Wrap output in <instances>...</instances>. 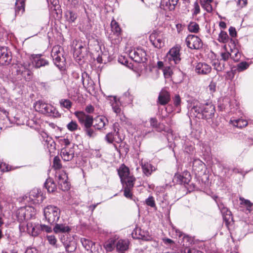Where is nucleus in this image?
<instances>
[{"instance_id":"nucleus-1","label":"nucleus","mask_w":253,"mask_h":253,"mask_svg":"<svg viewBox=\"0 0 253 253\" xmlns=\"http://www.w3.org/2000/svg\"><path fill=\"white\" fill-rule=\"evenodd\" d=\"M214 112L215 107L211 103L202 105L197 103L191 109V114L199 119H210L213 116Z\"/></svg>"},{"instance_id":"nucleus-2","label":"nucleus","mask_w":253,"mask_h":253,"mask_svg":"<svg viewBox=\"0 0 253 253\" xmlns=\"http://www.w3.org/2000/svg\"><path fill=\"white\" fill-rule=\"evenodd\" d=\"M43 212L46 220L50 224L57 223L60 216V210L56 206H47Z\"/></svg>"},{"instance_id":"nucleus-3","label":"nucleus","mask_w":253,"mask_h":253,"mask_svg":"<svg viewBox=\"0 0 253 253\" xmlns=\"http://www.w3.org/2000/svg\"><path fill=\"white\" fill-rule=\"evenodd\" d=\"M180 50L181 46L179 45H176L170 48L166 54L165 61L171 65L179 64L181 60Z\"/></svg>"},{"instance_id":"nucleus-4","label":"nucleus","mask_w":253,"mask_h":253,"mask_svg":"<svg viewBox=\"0 0 253 253\" xmlns=\"http://www.w3.org/2000/svg\"><path fill=\"white\" fill-rule=\"evenodd\" d=\"M35 110L42 114L55 116L58 113L55 108L51 104L39 101L35 104Z\"/></svg>"},{"instance_id":"nucleus-5","label":"nucleus","mask_w":253,"mask_h":253,"mask_svg":"<svg viewBox=\"0 0 253 253\" xmlns=\"http://www.w3.org/2000/svg\"><path fill=\"white\" fill-rule=\"evenodd\" d=\"M31 64L29 61L19 62L17 64L16 72L26 80H30L32 77V72L30 70Z\"/></svg>"},{"instance_id":"nucleus-6","label":"nucleus","mask_w":253,"mask_h":253,"mask_svg":"<svg viewBox=\"0 0 253 253\" xmlns=\"http://www.w3.org/2000/svg\"><path fill=\"white\" fill-rule=\"evenodd\" d=\"M129 57L136 62H143L146 60V53L144 50L140 48H134L128 52Z\"/></svg>"},{"instance_id":"nucleus-7","label":"nucleus","mask_w":253,"mask_h":253,"mask_svg":"<svg viewBox=\"0 0 253 253\" xmlns=\"http://www.w3.org/2000/svg\"><path fill=\"white\" fill-rule=\"evenodd\" d=\"M187 46L191 49H199L203 46L201 40L197 36L190 35L186 39Z\"/></svg>"},{"instance_id":"nucleus-8","label":"nucleus","mask_w":253,"mask_h":253,"mask_svg":"<svg viewBox=\"0 0 253 253\" xmlns=\"http://www.w3.org/2000/svg\"><path fill=\"white\" fill-rule=\"evenodd\" d=\"M12 60L11 53L6 46H0V64L7 65Z\"/></svg>"},{"instance_id":"nucleus-9","label":"nucleus","mask_w":253,"mask_h":253,"mask_svg":"<svg viewBox=\"0 0 253 253\" xmlns=\"http://www.w3.org/2000/svg\"><path fill=\"white\" fill-rule=\"evenodd\" d=\"M57 179L59 186L63 191H67L70 189V183L68 181V176L64 171H60L57 173Z\"/></svg>"},{"instance_id":"nucleus-10","label":"nucleus","mask_w":253,"mask_h":253,"mask_svg":"<svg viewBox=\"0 0 253 253\" xmlns=\"http://www.w3.org/2000/svg\"><path fill=\"white\" fill-rule=\"evenodd\" d=\"M75 115L81 123H84L85 127H91L93 124V120L91 116L86 115L83 112H76Z\"/></svg>"},{"instance_id":"nucleus-11","label":"nucleus","mask_w":253,"mask_h":253,"mask_svg":"<svg viewBox=\"0 0 253 253\" xmlns=\"http://www.w3.org/2000/svg\"><path fill=\"white\" fill-rule=\"evenodd\" d=\"M149 39L151 42L155 47L160 48L164 46L165 42L162 35L154 32L150 35Z\"/></svg>"},{"instance_id":"nucleus-12","label":"nucleus","mask_w":253,"mask_h":253,"mask_svg":"<svg viewBox=\"0 0 253 253\" xmlns=\"http://www.w3.org/2000/svg\"><path fill=\"white\" fill-rule=\"evenodd\" d=\"M107 100L112 107L113 111L117 115H119L121 112V106L122 104L120 100L116 96H108Z\"/></svg>"},{"instance_id":"nucleus-13","label":"nucleus","mask_w":253,"mask_h":253,"mask_svg":"<svg viewBox=\"0 0 253 253\" xmlns=\"http://www.w3.org/2000/svg\"><path fill=\"white\" fill-rule=\"evenodd\" d=\"M118 171L123 184L127 182L129 178H135L130 175L129 169L124 164L121 166Z\"/></svg>"},{"instance_id":"nucleus-14","label":"nucleus","mask_w":253,"mask_h":253,"mask_svg":"<svg viewBox=\"0 0 253 253\" xmlns=\"http://www.w3.org/2000/svg\"><path fill=\"white\" fill-rule=\"evenodd\" d=\"M75 151L74 146L63 147L61 150V156L64 161H69L74 157Z\"/></svg>"},{"instance_id":"nucleus-15","label":"nucleus","mask_w":253,"mask_h":253,"mask_svg":"<svg viewBox=\"0 0 253 253\" xmlns=\"http://www.w3.org/2000/svg\"><path fill=\"white\" fill-rule=\"evenodd\" d=\"M41 224L38 223L28 222L27 224V231L33 236H38L41 232Z\"/></svg>"},{"instance_id":"nucleus-16","label":"nucleus","mask_w":253,"mask_h":253,"mask_svg":"<svg viewBox=\"0 0 253 253\" xmlns=\"http://www.w3.org/2000/svg\"><path fill=\"white\" fill-rule=\"evenodd\" d=\"M60 49V47L59 46H55L53 47L51 53L53 60L54 61L55 64L59 67L62 66L61 64H60V62L63 59L61 58L62 54L61 53Z\"/></svg>"},{"instance_id":"nucleus-17","label":"nucleus","mask_w":253,"mask_h":253,"mask_svg":"<svg viewBox=\"0 0 253 253\" xmlns=\"http://www.w3.org/2000/svg\"><path fill=\"white\" fill-rule=\"evenodd\" d=\"M60 240L64 245L67 252L72 253L75 251L76 245L73 240L70 241L66 240L64 235L61 236Z\"/></svg>"},{"instance_id":"nucleus-18","label":"nucleus","mask_w":253,"mask_h":253,"mask_svg":"<svg viewBox=\"0 0 253 253\" xmlns=\"http://www.w3.org/2000/svg\"><path fill=\"white\" fill-rule=\"evenodd\" d=\"M127 182L125 183L124 185V196L127 198H131L132 194L131 191L135 181V178H129Z\"/></svg>"},{"instance_id":"nucleus-19","label":"nucleus","mask_w":253,"mask_h":253,"mask_svg":"<svg viewBox=\"0 0 253 253\" xmlns=\"http://www.w3.org/2000/svg\"><path fill=\"white\" fill-rule=\"evenodd\" d=\"M158 100V103L160 105H166L170 101V94L166 90L162 89L159 93Z\"/></svg>"},{"instance_id":"nucleus-20","label":"nucleus","mask_w":253,"mask_h":253,"mask_svg":"<svg viewBox=\"0 0 253 253\" xmlns=\"http://www.w3.org/2000/svg\"><path fill=\"white\" fill-rule=\"evenodd\" d=\"M196 72L200 74L206 75L211 72V67L205 63H199L196 66Z\"/></svg>"},{"instance_id":"nucleus-21","label":"nucleus","mask_w":253,"mask_h":253,"mask_svg":"<svg viewBox=\"0 0 253 253\" xmlns=\"http://www.w3.org/2000/svg\"><path fill=\"white\" fill-rule=\"evenodd\" d=\"M33 65L36 68H39L42 66H45L48 64V62L44 59L41 58V55H34L32 56Z\"/></svg>"},{"instance_id":"nucleus-22","label":"nucleus","mask_w":253,"mask_h":253,"mask_svg":"<svg viewBox=\"0 0 253 253\" xmlns=\"http://www.w3.org/2000/svg\"><path fill=\"white\" fill-rule=\"evenodd\" d=\"M129 242L128 240H119L116 243V247L117 251L121 253H124L128 250Z\"/></svg>"},{"instance_id":"nucleus-23","label":"nucleus","mask_w":253,"mask_h":253,"mask_svg":"<svg viewBox=\"0 0 253 253\" xmlns=\"http://www.w3.org/2000/svg\"><path fill=\"white\" fill-rule=\"evenodd\" d=\"M71 230V227L66 224H58L55 223V225L53 228V231L56 234L68 233Z\"/></svg>"},{"instance_id":"nucleus-24","label":"nucleus","mask_w":253,"mask_h":253,"mask_svg":"<svg viewBox=\"0 0 253 253\" xmlns=\"http://www.w3.org/2000/svg\"><path fill=\"white\" fill-rule=\"evenodd\" d=\"M108 123L107 119L103 116H97L93 120V126L98 129L103 128Z\"/></svg>"},{"instance_id":"nucleus-25","label":"nucleus","mask_w":253,"mask_h":253,"mask_svg":"<svg viewBox=\"0 0 253 253\" xmlns=\"http://www.w3.org/2000/svg\"><path fill=\"white\" fill-rule=\"evenodd\" d=\"M174 178L180 184H187L190 181V174L187 171H184L182 174L176 173Z\"/></svg>"},{"instance_id":"nucleus-26","label":"nucleus","mask_w":253,"mask_h":253,"mask_svg":"<svg viewBox=\"0 0 253 253\" xmlns=\"http://www.w3.org/2000/svg\"><path fill=\"white\" fill-rule=\"evenodd\" d=\"M32 208L28 207H21L16 212V215L20 221H23L26 218V212L29 210H31Z\"/></svg>"},{"instance_id":"nucleus-27","label":"nucleus","mask_w":253,"mask_h":253,"mask_svg":"<svg viewBox=\"0 0 253 253\" xmlns=\"http://www.w3.org/2000/svg\"><path fill=\"white\" fill-rule=\"evenodd\" d=\"M141 167L143 173L147 176H150L155 170V168L148 163H142Z\"/></svg>"},{"instance_id":"nucleus-28","label":"nucleus","mask_w":253,"mask_h":253,"mask_svg":"<svg viewBox=\"0 0 253 253\" xmlns=\"http://www.w3.org/2000/svg\"><path fill=\"white\" fill-rule=\"evenodd\" d=\"M25 0H16L15 2V12L16 14L21 15L25 10Z\"/></svg>"},{"instance_id":"nucleus-29","label":"nucleus","mask_w":253,"mask_h":253,"mask_svg":"<svg viewBox=\"0 0 253 253\" xmlns=\"http://www.w3.org/2000/svg\"><path fill=\"white\" fill-rule=\"evenodd\" d=\"M82 82L84 86L86 89H90L92 87L93 82L92 80L87 76L86 74H83Z\"/></svg>"},{"instance_id":"nucleus-30","label":"nucleus","mask_w":253,"mask_h":253,"mask_svg":"<svg viewBox=\"0 0 253 253\" xmlns=\"http://www.w3.org/2000/svg\"><path fill=\"white\" fill-rule=\"evenodd\" d=\"M103 246L107 252H112L115 247V239H109L104 243Z\"/></svg>"},{"instance_id":"nucleus-31","label":"nucleus","mask_w":253,"mask_h":253,"mask_svg":"<svg viewBox=\"0 0 253 253\" xmlns=\"http://www.w3.org/2000/svg\"><path fill=\"white\" fill-rule=\"evenodd\" d=\"M178 242L184 247H187L189 245L191 241V238L187 235L183 236L182 234H179Z\"/></svg>"},{"instance_id":"nucleus-32","label":"nucleus","mask_w":253,"mask_h":253,"mask_svg":"<svg viewBox=\"0 0 253 253\" xmlns=\"http://www.w3.org/2000/svg\"><path fill=\"white\" fill-rule=\"evenodd\" d=\"M218 207L223 214L224 219L226 221L229 220L231 218V212L222 205H219Z\"/></svg>"},{"instance_id":"nucleus-33","label":"nucleus","mask_w":253,"mask_h":253,"mask_svg":"<svg viewBox=\"0 0 253 253\" xmlns=\"http://www.w3.org/2000/svg\"><path fill=\"white\" fill-rule=\"evenodd\" d=\"M44 186L49 193L55 191L56 189L55 183L52 179L49 178L46 180L44 183Z\"/></svg>"},{"instance_id":"nucleus-34","label":"nucleus","mask_w":253,"mask_h":253,"mask_svg":"<svg viewBox=\"0 0 253 253\" xmlns=\"http://www.w3.org/2000/svg\"><path fill=\"white\" fill-rule=\"evenodd\" d=\"M230 121L233 125L239 128L245 127L248 125L247 121L242 119L231 120Z\"/></svg>"},{"instance_id":"nucleus-35","label":"nucleus","mask_w":253,"mask_h":253,"mask_svg":"<svg viewBox=\"0 0 253 253\" xmlns=\"http://www.w3.org/2000/svg\"><path fill=\"white\" fill-rule=\"evenodd\" d=\"M81 242L84 247L87 251L91 250L93 246L95 245V243L94 242L85 238H82L81 239Z\"/></svg>"},{"instance_id":"nucleus-36","label":"nucleus","mask_w":253,"mask_h":253,"mask_svg":"<svg viewBox=\"0 0 253 253\" xmlns=\"http://www.w3.org/2000/svg\"><path fill=\"white\" fill-rule=\"evenodd\" d=\"M111 30L116 36H119L121 32V29L118 23L115 20H112L111 23Z\"/></svg>"},{"instance_id":"nucleus-37","label":"nucleus","mask_w":253,"mask_h":253,"mask_svg":"<svg viewBox=\"0 0 253 253\" xmlns=\"http://www.w3.org/2000/svg\"><path fill=\"white\" fill-rule=\"evenodd\" d=\"M115 133H116V135H118V132H109L106 134L105 136V140L107 141V142L112 143L114 141H116L117 143H120L121 139H119L118 140H117L115 137Z\"/></svg>"},{"instance_id":"nucleus-38","label":"nucleus","mask_w":253,"mask_h":253,"mask_svg":"<svg viewBox=\"0 0 253 253\" xmlns=\"http://www.w3.org/2000/svg\"><path fill=\"white\" fill-rule=\"evenodd\" d=\"M229 38L226 32L221 31L218 35L217 40L219 42L223 43L228 42Z\"/></svg>"},{"instance_id":"nucleus-39","label":"nucleus","mask_w":253,"mask_h":253,"mask_svg":"<svg viewBox=\"0 0 253 253\" xmlns=\"http://www.w3.org/2000/svg\"><path fill=\"white\" fill-rule=\"evenodd\" d=\"M230 57L235 61H238L241 57V54L236 48L231 49Z\"/></svg>"},{"instance_id":"nucleus-40","label":"nucleus","mask_w":253,"mask_h":253,"mask_svg":"<svg viewBox=\"0 0 253 253\" xmlns=\"http://www.w3.org/2000/svg\"><path fill=\"white\" fill-rule=\"evenodd\" d=\"M59 103L61 107H64L69 110L72 105V102L68 99H62L60 100Z\"/></svg>"},{"instance_id":"nucleus-41","label":"nucleus","mask_w":253,"mask_h":253,"mask_svg":"<svg viewBox=\"0 0 253 253\" xmlns=\"http://www.w3.org/2000/svg\"><path fill=\"white\" fill-rule=\"evenodd\" d=\"M149 121L151 126L156 129L157 131H161L162 129L160 127V124L156 118H151Z\"/></svg>"},{"instance_id":"nucleus-42","label":"nucleus","mask_w":253,"mask_h":253,"mask_svg":"<svg viewBox=\"0 0 253 253\" xmlns=\"http://www.w3.org/2000/svg\"><path fill=\"white\" fill-rule=\"evenodd\" d=\"M188 29L190 32L197 33L199 30V26L195 22H191L188 26Z\"/></svg>"},{"instance_id":"nucleus-43","label":"nucleus","mask_w":253,"mask_h":253,"mask_svg":"<svg viewBox=\"0 0 253 253\" xmlns=\"http://www.w3.org/2000/svg\"><path fill=\"white\" fill-rule=\"evenodd\" d=\"M67 19L69 22H74L77 19V15L72 11H69L66 14Z\"/></svg>"},{"instance_id":"nucleus-44","label":"nucleus","mask_w":253,"mask_h":253,"mask_svg":"<svg viewBox=\"0 0 253 253\" xmlns=\"http://www.w3.org/2000/svg\"><path fill=\"white\" fill-rule=\"evenodd\" d=\"M59 142L62 145V146L64 147H71L73 146L70 143L69 139L67 138H65L63 137H60L58 140Z\"/></svg>"},{"instance_id":"nucleus-45","label":"nucleus","mask_w":253,"mask_h":253,"mask_svg":"<svg viewBox=\"0 0 253 253\" xmlns=\"http://www.w3.org/2000/svg\"><path fill=\"white\" fill-rule=\"evenodd\" d=\"M67 127L71 131L77 130L78 128V125L75 121H72L67 125Z\"/></svg>"},{"instance_id":"nucleus-46","label":"nucleus","mask_w":253,"mask_h":253,"mask_svg":"<svg viewBox=\"0 0 253 253\" xmlns=\"http://www.w3.org/2000/svg\"><path fill=\"white\" fill-rule=\"evenodd\" d=\"M249 64L247 62H242L238 64L237 70L239 72H242L248 68Z\"/></svg>"},{"instance_id":"nucleus-47","label":"nucleus","mask_w":253,"mask_h":253,"mask_svg":"<svg viewBox=\"0 0 253 253\" xmlns=\"http://www.w3.org/2000/svg\"><path fill=\"white\" fill-rule=\"evenodd\" d=\"M164 76L166 78L170 77L173 73L172 70L170 67H166L163 70Z\"/></svg>"},{"instance_id":"nucleus-48","label":"nucleus","mask_w":253,"mask_h":253,"mask_svg":"<svg viewBox=\"0 0 253 253\" xmlns=\"http://www.w3.org/2000/svg\"><path fill=\"white\" fill-rule=\"evenodd\" d=\"M212 66L214 67V69L217 71H222L224 69V65H221L220 63L218 60L213 61Z\"/></svg>"},{"instance_id":"nucleus-49","label":"nucleus","mask_w":253,"mask_h":253,"mask_svg":"<svg viewBox=\"0 0 253 253\" xmlns=\"http://www.w3.org/2000/svg\"><path fill=\"white\" fill-rule=\"evenodd\" d=\"M53 167L55 169H60L61 168L60 160L57 156L55 157L53 159Z\"/></svg>"},{"instance_id":"nucleus-50","label":"nucleus","mask_w":253,"mask_h":253,"mask_svg":"<svg viewBox=\"0 0 253 253\" xmlns=\"http://www.w3.org/2000/svg\"><path fill=\"white\" fill-rule=\"evenodd\" d=\"M240 204L246 206L247 208H250L252 206L251 202L248 200L245 199L244 198L240 197Z\"/></svg>"},{"instance_id":"nucleus-51","label":"nucleus","mask_w":253,"mask_h":253,"mask_svg":"<svg viewBox=\"0 0 253 253\" xmlns=\"http://www.w3.org/2000/svg\"><path fill=\"white\" fill-rule=\"evenodd\" d=\"M147 205L151 207H155L156 206L154 198L152 196L149 197L145 201Z\"/></svg>"},{"instance_id":"nucleus-52","label":"nucleus","mask_w":253,"mask_h":253,"mask_svg":"<svg viewBox=\"0 0 253 253\" xmlns=\"http://www.w3.org/2000/svg\"><path fill=\"white\" fill-rule=\"evenodd\" d=\"M202 7L208 12H211L212 11V8L211 3L201 2Z\"/></svg>"},{"instance_id":"nucleus-53","label":"nucleus","mask_w":253,"mask_h":253,"mask_svg":"<svg viewBox=\"0 0 253 253\" xmlns=\"http://www.w3.org/2000/svg\"><path fill=\"white\" fill-rule=\"evenodd\" d=\"M47 239L50 245L53 246H55L56 245L57 239L54 235L47 236Z\"/></svg>"},{"instance_id":"nucleus-54","label":"nucleus","mask_w":253,"mask_h":253,"mask_svg":"<svg viewBox=\"0 0 253 253\" xmlns=\"http://www.w3.org/2000/svg\"><path fill=\"white\" fill-rule=\"evenodd\" d=\"M200 8L198 3L197 2H195L194 4V8L193 9V15H197L198 13H200Z\"/></svg>"},{"instance_id":"nucleus-55","label":"nucleus","mask_w":253,"mask_h":253,"mask_svg":"<svg viewBox=\"0 0 253 253\" xmlns=\"http://www.w3.org/2000/svg\"><path fill=\"white\" fill-rule=\"evenodd\" d=\"M86 134L90 137H93L95 135L94 131L90 127H85V129Z\"/></svg>"},{"instance_id":"nucleus-56","label":"nucleus","mask_w":253,"mask_h":253,"mask_svg":"<svg viewBox=\"0 0 253 253\" xmlns=\"http://www.w3.org/2000/svg\"><path fill=\"white\" fill-rule=\"evenodd\" d=\"M39 194L40 193H39V191L38 189H34L30 193V198L31 199L34 200L33 197H39Z\"/></svg>"},{"instance_id":"nucleus-57","label":"nucleus","mask_w":253,"mask_h":253,"mask_svg":"<svg viewBox=\"0 0 253 253\" xmlns=\"http://www.w3.org/2000/svg\"><path fill=\"white\" fill-rule=\"evenodd\" d=\"M221 56L222 60L226 61L229 59V57H230V53L228 51L221 52Z\"/></svg>"},{"instance_id":"nucleus-58","label":"nucleus","mask_w":253,"mask_h":253,"mask_svg":"<svg viewBox=\"0 0 253 253\" xmlns=\"http://www.w3.org/2000/svg\"><path fill=\"white\" fill-rule=\"evenodd\" d=\"M229 35L231 37H235L237 35V32L235 28L230 27L229 28Z\"/></svg>"},{"instance_id":"nucleus-59","label":"nucleus","mask_w":253,"mask_h":253,"mask_svg":"<svg viewBox=\"0 0 253 253\" xmlns=\"http://www.w3.org/2000/svg\"><path fill=\"white\" fill-rule=\"evenodd\" d=\"M181 99L179 95H176L173 99L174 104L176 106H178L180 105Z\"/></svg>"},{"instance_id":"nucleus-60","label":"nucleus","mask_w":253,"mask_h":253,"mask_svg":"<svg viewBox=\"0 0 253 253\" xmlns=\"http://www.w3.org/2000/svg\"><path fill=\"white\" fill-rule=\"evenodd\" d=\"M41 231H45L46 232H50L52 231L51 228L48 225L41 224Z\"/></svg>"},{"instance_id":"nucleus-61","label":"nucleus","mask_w":253,"mask_h":253,"mask_svg":"<svg viewBox=\"0 0 253 253\" xmlns=\"http://www.w3.org/2000/svg\"><path fill=\"white\" fill-rule=\"evenodd\" d=\"M94 110V108L91 105H87L85 109V111L88 113H93Z\"/></svg>"},{"instance_id":"nucleus-62","label":"nucleus","mask_w":253,"mask_h":253,"mask_svg":"<svg viewBox=\"0 0 253 253\" xmlns=\"http://www.w3.org/2000/svg\"><path fill=\"white\" fill-rule=\"evenodd\" d=\"M0 169H1L2 171H8L10 170L8 166H7L5 163H1L0 164Z\"/></svg>"},{"instance_id":"nucleus-63","label":"nucleus","mask_w":253,"mask_h":253,"mask_svg":"<svg viewBox=\"0 0 253 253\" xmlns=\"http://www.w3.org/2000/svg\"><path fill=\"white\" fill-rule=\"evenodd\" d=\"M25 253H38L37 250L35 248H28Z\"/></svg>"},{"instance_id":"nucleus-64","label":"nucleus","mask_w":253,"mask_h":253,"mask_svg":"<svg viewBox=\"0 0 253 253\" xmlns=\"http://www.w3.org/2000/svg\"><path fill=\"white\" fill-rule=\"evenodd\" d=\"M187 253H203L202 252L199 251L195 249H189Z\"/></svg>"}]
</instances>
